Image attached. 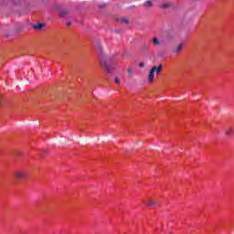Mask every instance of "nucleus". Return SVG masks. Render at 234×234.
I'll return each mask as SVG.
<instances>
[{
    "instance_id": "obj_1",
    "label": "nucleus",
    "mask_w": 234,
    "mask_h": 234,
    "mask_svg": "<svg viewBox=\"0 0 234 234\" xmlns=\"http://www.w3.org/2000/svg\"><path fill=\"white\" fill-rule=\"evenodd\" d=\"M15 176L18 180H25L27 178L28 174L25 170H16L15 171Z\"/></svg>"
},
{
    "instance_id": "obj_2",
    "label": "nucleus",
    "mask_w": 234,
    "mask_h": 234,
    "mask_svg": "<svg viewBox=\"0 0 234 234\" xmlns=\"http://www.w3.org/2000/svg\"><path fill=\"white\" fill-rule=\"evenodd\" d=\"M182 48H184V44L180 43V44H177L176 46H173L171 48V52L172 54H180V52H182Z\"/></svg>"
},
{
    "instance_id": "obj_3",
    "label": "nucleus",
    "mask_w": 234,
    "mask_h": 234,
    "mask_svg": "<svg viewBox=\"0 0 234 234\" xmlns=\"http://www.w3.org/2000/svg\"><path fill=\"white\" fill-rule=\"evenodd\" d=\"M23 3H25V0H11V4H10L11 9L7 10V12H12L13 6H16V7L23 6Z\"/></svg>"
},
{
    "instance_id": "obj_4",
    "label": "nucleus",
    "mask_w": 234,
    "mask_h": 234,
    "mask_svg": "<svg viewBox=\"0 0 234 234\" xmlns=\"http://www.w3.org/2000/svg\"><path fill=\"white\" fill-rule=\"evenodd\" d=\"M154 72H156V66H154L148 74V83H153L154 81Z\"/></svg>"
},
{
    "instance_id": "obj_5",
    "label": "nucleus",
    "mask_w": 234,
    "mask_h": 234,
    "mask_svg": "<svg viewBox=\"0 0 234 234\" xmlns=\"http://www.w3.org/2000/svg\"><path fill=\"white\" fill-rule=\"evenodd\" d=\"M0 6L4 8V10H12L10 2H8V0H0Z\"/></svg>"
},
{
    "instance_id": "obj_6",
    "label": "nucleus",
    "mask_w": 234,
    "mask_h": 234,
    "mask_svg": "<svg viewBox=\"0 0 234 234\" xmlns=\"http://www.w3.org/2000/svg\"><path fill=\"white\" fill-rule=\"evenodd\" d=\"M101 65L104 69L105 72H107V74H111V70H112V69H114V66H109V64H107L103 61H101Z\"/></svg>"
},
{
    "instance_id": "obj_7",
    "label": "nucleus",
    "mask_w": 234,
    "mask_h": 234,
    "mask_svg": "<svg viewBox=\"0 0 234 234\" xmlns=\"http://www.w3.org/2000/svg\"><path fill=\"white\" fill-rule=\"evenodd\" d=\"M160 8H163L164 10H167L169 8H175V4L171 2H165L160 5Z\"/></svg>"
},
{
    "instance_id": "obj_8",
    "label": "nucleus",
    "mask_w": 234,
    "mask_h": 234,
    "mask_svg": "<svg viewBox=\"0 0 234 234\" xmlns=\"http://www.w3.org/2000/svg\"><path fill=\"white\" fill-rule=\"evenodd\" d=\"M45 27H47V24H45V23H38V24L33 25L32 28L34 30H41L43 28H45Z\"/></svg>"
},
{
    "instance_id": "obj_9",
    "label": "nucleus",
    "mask_w": 234,
    "mask_h": 234,
    "mask_svg": "<svg viewBox=\"0 0 234 234\" xmlns=\"http://www.w3.org/2000/svg\"><path fill=\"white\" fill-rule=\"evenodd\" d=\"M156 202L154 200H148L146 202H144V205L146 206V207H151L153 206H156Z\"/></svg>"
},
{
    "instance_id": "obj_10",
    "label": "nucleus",
    "mask_w": 234,
    "mask_h": 234,
    "mask_svg": "<svg viewBox=\"0 0 234 234\" xmlns=\"http://www.w3.org/2000/svg\"><path fill=\"white\" fill-rule=\"evenodd\" d=\"M144 8H151L153 6V1L146 0L144 4Z\"/></svg>"
},
{
    "instance_id": "obj_11",
    "label": "nucleus",
    "mask_w": 234,
    "mask_h": 234,
    "mask_svg": "<svg viewBox=\"0 0 234 234\" xmlns=\"http://www.w3.org/2000/svg\"><path fill=\"white\" fill-rule=\"evenodd\" d=\"M225 136H231L233 134V130L231 128H228L224 130Z\"/></svg>"
},
{
    "instance_id": "obj_12",
    "label": "nucleus",
    "mask_w": 234,
    "mask_h": 234,
    "mask_svg": "<svg viewBox=\"0 0 234 234\" xmlns=\"http://www.w3.org/2000/svg\"><path fill=\"white\" fill-rule=\"evenodd\" d=\"M69 9H65V10H61L59 15L61 17H67V16H69Z\"/></svg>"
},
{
    "instance_id": "obj_13",
    "label": "nucleus",
    "mask_w": 234,
    "mask_h": 234,
    "mask_svg": "<svg viewBox=\"0 0 234 234\" xmlns=\"http://www.w3.org/2000/svg\"><path fill=\"white\" fill-rule=\"evenodd\" d=\"M152 41L154 47H160V40L157 37H154Z\"/></svg>"
},
{
    "instance_id": "obj_14",
    "label": "nucleus",
    "mask_w": 234,
    "mask_h": 234,
    "mask_svg": "<svg viewBox=\"0 0 234 234\" xmlns=\"http://www.w3.org/2000/svg\"><path fill=\"white\" fill-rule=\"evenodd\" d=\"M97 48H98V50L100 52L99 56H100V58H101L103 56V48H101V45L98 44L97 45Z\"/></svg>"
},
{
    "instance_id": "obj_15",
    "label": "nucleus",
    "mask_w": 234,
    "mask_h": 234,
    "mask_svg": "<svg viewBox=\"0 0 234 234\" xmlns=\"http://www.w3.org/2000/svg\"><path fill=\"white\" fill-rule=\"evenodd\" d=\"M162 69H164V66L160 64L158 68H155V73L160 74L162 72Z\"/></svg>"
},
{
    "instance_id": "obj_16",
    "label": "nucleus",
    "mask_w": 234,
    "mask_h": 234,
    "mask_svg": "<svg viewBox=\"0 0 234 234\" xmlns=\"http://www.w3.org/2000/svg\"><path fill=\"white\" fill-rule=\"evenodd\" d=\"M142 49L144 50V52H145V50H149V46L144 44L143 45Z\"/></svg>"
},
{
    "instance_id": "obj_17",
    "label": "nucleus",
    "mask_w": 234,
    "mask_h": 234,
    "mask_svg": "<svg viewBox=\"0 0 234 234\" xmlns=\"http://www.w3.org/2000/svg\"><path fill=\"white\" fill-rule=\"evenodd\" d=\"M121 21H122L124 25H127V23H129V20L127 18H121Z\"/></svg>"
},
{
    "instance_id": "obj_18",
    "label": "nucleus",
    "mask_w": 234,
    "mask_h": 234,
    "mask_svg": "<svg viewBox=\"0 0 234 234\" xmlns=\"http://www.w3.org/2000/svg\"><path fill=\"white\" fill-rule=\"evenodd\" d=\"M144 67H145V64H144V62H140L139 63V68L144 69Z\"/></svg>"
},
{
    "instance_id": "obj_19",
    "label": "nucleus",
    "mask_w": 234,
    "mask_h": 234,
    "mask_svg": "<svg viewBox=\"0 0 234 234\" xmlns=\"http://www.w3.org/2000/svg\"><path fill=\"white\" fill-rule=\"evenodd\" d=\"M127 72H128V74H132L133 73V68H128Z\"/></svg>"
},
{
    "instance_id": "obj_20",
    "label": "nucleus",
    "mask_w": 234,
    "mask_h": 234,
    "mask_svg": "<svg viewBox=\"0 0 234 234\" xmlns=\"http://www.w3.org/2000/svg\"><path fill=\"white\" fill-rule=\"evenodd\" d=\"M114 82L117 83V85H120V79H118V77H116Z\"/></svg>"
},
{
    "instance_id": "obj_21",
    "label": "nucleus",
    "mask_w": 234,
    "mask_h": 234,
    "mask_svg": "<svg viewBox=\"0 0 234 234\" xmlns=\"http://www.w3.org/2000/svg\"><path fill=\"white\" fill-rule=\"evenodd\" d=\"M66 25H67V27H70L72 25V23L67 22Z\"/></svg>"
}]
</instances>
